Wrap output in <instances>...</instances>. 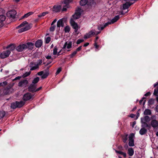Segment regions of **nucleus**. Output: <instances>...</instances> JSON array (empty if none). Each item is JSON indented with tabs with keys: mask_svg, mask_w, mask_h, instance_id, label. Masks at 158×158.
Here are the masks:
<instances>
[{
	"mask_svg": "<svg viewBox=\"0 0 158 158\" xmlns=\"http://www.w3.org/2000/svg\"><path fill=\"white\" fill-rule=\"evenodd\" d=\"M77 52L75 51L73 52L71 54H70L69 56L70 58H73L77 53Z\"/></svg>",
	"mask_w": 158,
	"mask_h": 158,
	"instance_id": "nucleus-41",
	"label": "nucleus"
},
{
	"mask_svg": "<svg viewBox=\"0 0 158 158\" xmlns=\"http://www.w3.org/2000/svg\"><path fill=\"white\" fill-rule=\"evenodd\" d=\"M56 27V25H54V26H51L50 27V29H49L50 31H52V32L54 31L55 30Z\"/></svg>",
	"mask_w": 158,
	"mask_h": 158,
	"instance_id": "nucleus-44",
	"label": "nucleus"
},
{
	"mask_svg": "<svg viewBox=\"0 0 158 158\" xmlns=\"http://www.w3.org/2000/svg\"><path fill=\"white\" fill-rule=\"evenodd\" d=\"M147 131V130L144 127L140 129L139 131V134L141 135H143L146 134Z\"/></svg>",
	"mask_w": 158,
	"mask_h": 158,
	"instance_id": "nucleus-22",
	"label": "nucleus"
},
{
	"mask_svg": "<svg viewBox=\"0 0 158 158\" xmlns=\"http://www.w3.org/2000/svg\"><path fill=\"white\" fill-rule=\"evenodd\" d=\"M43 44V41L41 40H38L35 42V46L36 48H40Z\"/></svg>",
	"mask_w": 158,
	"mask_h": 158,
	"instance_id": "nucleus-13",
	"label": "nucleus"
},
{
	"mask_svg": "<svg viewBox=\"0 0 158 158\" xmlns=\"http://www.w3.org/2000/svg\"><path fill=\"white\" fill-rule=\"evenodd\" d=\"M32 95L30 93H27L23 95V101L26 102L30 100L32 98Z\"/></svg>",
	"mask_w": 158,
	"mask_h": 158,
	"instance_id": "nucleus-6",
	"label": "nucleus"
},
{
	"mask_svg": "<svg viewBox=\"0 0 158 158\" xmlns=\"http://www.w3.org/2000/svg\"><path fill=\"white\" fill-rule=\"evenodd\" d=\"M118 149L119 151H122L123 150V148L122 146L121 145H119L118 146Z\"/></svg>",
	"mask_w": 158,
	"mask_h": 158,
	"instance_id": "nucleus-49",
	"label": "nucleus"
},
{
	"mask_svg": "<svg viewBox=\"0 0 158 158\" xmlns=\"http://www.w3.org/2000/svg\"><path fill=\"white\" fill-rule=\"evenodd\" d=\"M36 64V63L33 62H31L29 64V67L30 68H31L32 66L35 65Z\"/></svg>",
	"mask_w": 158,
	"mask_h": 158,
	"instance_id": "nucleus-50",
	"label": "nucleus"
},
{
	"mask_svg": "<svg viewBox=\"0 0 158 158\" xmlns=\"http://www.w3.org/2000/svg\"><path fill=\"white\" fill-rule=\"evenodd\" d=\"M119 18V15H117L111 20V22L112 24L116 22Z\"/></svg>",
	"mask_w": 158,
	"mask_h": 158,
	"instance_id": "nucleus-27",
	"label": "nucleus"
},
{
	"mask_svg": "<svg viewBox=\"0 0 158 158\" xmlns=\"http://www.w3.org/2000/svg\"><path fill=\"white\" fill-rule=\"evenodd\" d=\"M104 29V27L103 26L102 27H100L99 26H98V30H102Z\"/></svg>",
	"mask_w": 158,
	"mask_h": 158,
	"instance_id": "nucleus-64",
	"label": "nucleus"
},
{
	"mask_svg": "<svg viewBox=\"0 0 158 158\" xmlns=\"http://www.w3.org/2000/svg\"><path fill=\"white\" fill-rule=\"evenodd\" d=\"M2 84L3 86H4L7 85V82L6 81H5L2 82Z\"/></svg>",
	"mask_w": 158,
	"mask_h": 158,
	"instance_id": "nucleus-62",
	"label": "nucleus"
},
{
	"mask_svg": "<svg viewBox=\"0 0 158 158\" xmlns=\"http://www.w3.org/2000/svg\"><path fill=\"white\" fill-rule=\"evenodd\" d=\"M6 114L5 111L3 110H0V119L3 118Z\"/></svg>",
	"mask_w": 158,
	"mask_h": 158,
	"instance_id": "nucleus-31",
	"label": "nucleus"
},
{
	"mask_svg": "<svg viewBox=\"0 0 158 158\" xmlns=\"http://www.w3.org/2000/svg\"><path fill=\"white\" fill-rule=\"evenodd\" d=\"M95 32L94 31H91L88 33H86L84 36V38L85 39H87L91 37L92 36L94 35Z\"/></svg>",
	"mask_w": 158,
	"mask_h": 158,
	"instance_id": "nucleus-9",
	"label": "nucleus"
},
{
	"mask_svg": "<svg viewBox=\"0 0 158 158\" xmlns=\"http://www.w3.org/2000/svg\"><path fill=\"white\" fill-rule=\"evenodd\" d=\"M31 73V71H29L28 72H26L23 75V77H27L29 76Z\"/></svg>",
	"mask_w": 158,
	"mask_h": 158,
	"instance_id": "nucleus-40",
	"label": "nucleus"
},
{
	"mask_svg": "<svg viewBox=\"0 0 158 158\" xmlns=\"http://www.w3.org/2000/svg\"><path fill=\"white\" fill-rule=\"evenodd\" d=\"M57 27H63L64 26V23L62 19H60L58 20L57 23Z\"/></svg>",
	"mask_w": 158,
	"mask_h": 158,
	"instance_id": "nucleus-18",
	"label": "nucleus"
},
{
	"mask_svg": "<svg viewBox=\"0 0 158 158\" xmlns=\"http://www.w3.org/2000/svg\"><path fill=\"white\" fill-rule=\"evenodd\" d=\"M73 0H64L63 2L66 5V6H67L69 5V3L71 2Z\"/></svg>",
	"mask_w": 158,
	"mask_h": 158,
	"instance_id": "nucleus-36",
	"label": "nucleus"
},
{
	"mask_svg": "<svg viewBox=\"0 0 158 158\" xmlns=\"http://www.w3.org/2000/svg\"><path fill=\"white\" fill-rule=\"evenodd\" d=\"M82 46H80L77 48L76 50L77 52H79L81 50L82 48Z\"/></svg>",
	"mask_w": 158,
	"mask_h": 158,
	"instance_id": "nucleus-60",
	"label": "nucleus"
},
{
	"mask_svg": "<svg viewBox=\"0 0 158 158\" xmlns=\"http://www.w3.org/2000/svg\"><path fill=\"white\" fill-rule=\"evenodd\" d=\"M43 71H44V73H47V74H49V70H48L47 68L44 70Z\"/></svg>",
	"mask_w": 158,
	"mask_h": 158,
	"instance_id": "nucleus-58",
	"label": "nucleus"
},
{
	"mask_svg": "<svg viewBox=\"0 0 158 158\" xmlns=\"http://www.w3.org/2000/svg\"><path fill=\"white\" fill-rule=\"evenodd\" d=\"M88 0H81L80 1V5L81 6H84L87 4Z\"/></svg>",
	"mask_w": 158,
	"mask_h": 158,
	"instance_id": "nucleus-24",
	"label": "nucleus"
},
{
	"mask_svg": "<svg viewBox=\"0 0 158 158\" xmlns=\"http://www.w3.org/2000/svg\"><path fill=\"white\" fill-rule=\"evenodd\" d=\"M28 83V81L26 79L21 80L19 82L18 86L20 87H26Z\"/></svg>",
	"mask_w": 158,
	"mask_h": 158,
	"instance_id": "nucleus-4",
	"label": "nucleus"
},
{
	"mask_svg": "<svg viewBox=\"0 0 158 158\" xmlns=\"http://www.w3.org/2000/svg\"><path fill=\"white\" fill-rule=\"evenodd\" d=\"M146 98L145 97H143L141 100H140L139 102V103L140 104H142V102L143 101V105H144L145 103L146 102Z\"/></svg>",
	"mask_w": 158,
	"mask_h": 158,
	"instance_id": "nucleus-35",
	"label": "nucleus"
},
{
	"mask_svg": "<svg viewBox=\"0 0 158 158\" xmlns=\"http://www.w3.org/2000/svg\"><path fill=\"white\" fill-rule=\"evenodd\" d=\"M115 152L117 154V155L119 154L123 156L124 157H126L127 156V154L125 152H124L122 151H118L116 150H115Z\"/></svg>",
	"mask_w": 158,
	"mask_h": 158,
	"instance_id": "nucleus-19",
	"label": "nucleus"
},
{
	"mask_svg": "<svg viewBox=\"0 0 158 158\" xmlns=\"http://www.w3.org/2000/svg\"><path fill=\"white\" fill-rule=\"evenodd\" d=\"M17 14L16 11L15 10H12L7 12V16L9 17L15 18Z\"/></svg>",
	"mask_w": 158,
	"mask_h": 158,
	"instance_id": "nucleus-7",
	"label": "nucleus"
},
{
	"mask_svg": "<svg viewBox=\"0 0 158 158\" xmlns=\"http://www.w3.org/2000/svg\"><path fill=\"white\" fill-rule=\"evenodd\" d=\"M127 135H126L125 136H123L122 137V140L123 142L124 143H127Z\"/></svg>",
	"mask_w": 158,
	"mask_h": 158,
	"instance_id": "nucleus-33",
	"label": "nucleus"
},
{
	"mask_svg": "<svg viewBox=\"0 0 158 158\" xmlns=\"http://www.w3.org/2000/svg\"><path fill=\"white\" fill-rule=\"evenodd\" d=\"M134 136L135 135L133 133H131L129 135L128 145L130 147H133L134 146V140L133 139Z\"/></svg>",
	"mask_w": 158,
	"mask_h": 158,
	"instance_id": "nucleus-2",
	"label": "nucleus"
},
{
	"mask_svg": "<svg viewBox=\"0 0 158 158\" xmlns=\"http://www.w3.org/2000/svg\"><path fill=\"white\" fill-rule=\"evenodd\" d=\"M72 42L71 41L69 42V43L67 44V48L68 49H69L72 47Z\"/></svg>",
	"mask_w": 158,
	"mask_h": 158,
	"instance_id": "nucleus-45",
	"label": "nucleus"
},
{
	"mask_svg": "<svg viewBox=\"0 0 158 158\" xmlns=\"http://www.w3.org/2000/svg\"><path fill=\"white\" fill-rule=\"evenodd\" d=\"M26 44H20L16 48L17 51L19 52H22L26 49Z\"/></svg>",
	"mask_w": 158,
	"mask_h": 158,
	"instance_id": "nucleus-3",
	"label": "nucleus"
},
{
	"mask_svg": "<svg viewBox=\"0 0 158 158\" xmlns=\"http://www.w3.org/2000/svg\"><path fill=\"white\" fill-rule=\"evenodd\" d=\"M31 25L32 24H28V23L26 21L23 22L20 24V27H22L25 26V27L19 29L18 30V32L21 33L30 29L32 27Z\"/></svg>",
	"mask_w": 158,
	"mask_h": 158,
	"instance_id": "nucleus-1",
	"label": "nucleus"
},
{
	"mask_svg": "<svg viewBox=\"0 0 158 158\" xmlns=\"http://www.w3.org/2000/svg\"><path fill=\"white\" fill-rule=\"evenodd\" d=\"M57 50L58 48L57 46H55L53 49V54L54 55H56L57 54Z\"/></svg>",
	"mask_w": 158,
	"mask_h": 158,
	"instance_id": "nucleus-37",
	"label": "nucleus"
},
{
	"mask_svg": "<svg viewBox=\"0 0 158 158\" xmlns=\"http://www.w3.org/2000/svg\"><path fill=\"white\" fill-rule=\"evenodd\" d=\"M89 8H94L96 5V2L93 0H90L88 1L87 4Z\"/></svg>",
	"mask_w": 158,
	"mask_h": 158,
	"instance_id": "nucleus-10",
	"label": "nucleus"
},
{
	"mask_svg": "<svg viewBox=\"0 0 158 158\" xmlns=\"http://www.w3.org/2000/svg\"><path fill=\"white\" fill-rule=\"evenodd\" d=\"M61 68H59L57 69V71H56V75H57L59 73H60L61 72Z\"/></svg>",
	"mask_w": 158,
	"mask_h": 158,
	"instance_id": "nucleus-53",
	"label": "nucleus"
},
{
	"mask_svg": "<svg viewBox=\"0 0 158 158\" xmlns=\"http://www.w3.org/2000/svg\"><path fill=\"white\" fill-rule=\"evenodd\" d=\"M34 13L33 12L30 11L27 14H25L21 17V19H23L24 18H26L28 17L29 16L32 15Z\"/></svg>",
	"mask_w": 158,
	"mask_h": 158,
	"instance_id": "nucleus-25",
	"label": "nucleus"
},
{
	"mask_svg": "<svg viewBox=\"0 0 158 158\" xmlns=\"http://www.w3.org/2000/svg\"><path fill=\"white\" fill-rule=\"evenodd\" d=\"M40 80V78L39 77H36L32 81V84L35 85Z\"/></svg>",
	"mask_w": 158,
	"mask_h": 158,
	"instance_id": "nucleus-30",
	"label": "nucleus"
},
{
	"mask_svg": "<svg viewBox=\"0 0 158 158\" xmlns=\"http://www.w3.org/2000/svg\"><path fill=\"white\" fill-rule=\"evenodd\" d=\"M6 19V17L3 15H0V28L2 27L3 25V22Z\"/></svg>",
	"mask_w": 158,
	"mask_h": 158,
	"instance_id": "nucleus-15",
	"label": "nucleus"
},
{
	"mask_svg": "<svg viewBox=\"0 0 158 158\" xmlns=\"http://www.w3.org/2000/svg\"><path fill=\"white\" fill-rule=\"evenodd\" d=\"M39 68V67L37 66V65L35 64L34 66H32L30 68V70L31 71H33V70H35L36 69H38Z\"/></svg>",
	"mask_w": 158,
	"mask_h": 158,
	"instance_id": "nucleus-39",
	"label": "nucleus"
},
{
	"mask_svg": "<svg viewBox=\"0 0 158 158\" xmlns=\"http://www.w3.org/2000/svg\"><path fill=\"white\" fill-rule=\"evenodd\" d=\"M153 94L154 95L158 96V89L156 88V89H155L154 90Z\"/></svg>",
	"mask_w": 158,
	"mask_h": 158,
	"instance_id": "nucleus-42",
	"label": "nucleus"
},
{
	"mask_svg": "<svg viewBox=\"0 0 158 158\" xmlns=\"http://www.w3.org/2000/svg\"><path fill=\"white\" fill-rule=\"evenodd\" d=\"M21 78V77L20 76H18L15 77L14 80L13 81L16 80H19Z\"/></svg>",
	"mask_w": 158,
	"mask_h": 158,
	"instance_id": "nucleus-63",
	"label": "nucleus"
},
{
	"mask_svg": "<svg viewBox=\"0 0 158 158\" xmlns=\"http://www.w3.org/2000/svg\"><path fill=\"white\" fill-rule=\"evenodd\" d=\"M152 114V112L150 109H146L145 110L144 112V115H150Z\"/></svg>",
	"mask_w": 158,
	"mask_h": 158,
	"instance_id": "nucleus-28",
	"label": "nucleus"
},
{
	"mask_svg": "<svg viewBox=\"0 0 158 158\" xmlns=\"http://www.w3.org/2000/svg\"><path fill=\"white\" fill-rule=\"evenodd\" d=\"M112 24V23H111V22H108L107 23H106L104 25V26H103V27H104V28H105V27H107V26H108L109 25H110V24Z\"/></svg>",
	"mask_w": 158,
	"mask_h": 158,
	"instance_id": "nucleus-48",
	"label": "nucleus"
},
{
	"mask_svg": "<svg viewBox=\"0 0 158 158\" xmlns=\"http://www.w3.org/2000/svg\"><path fill=\"white\" fill-rule=\"evenodd\" d=\"M36 88V85L33 84H31L28 88V91L32 93L35 92V89Z\"/></svg>",
	"mask_w": 158,
	"mask_h": 158,
	"instance_id": "nucleus-8",
	"label": "nucleus"
},
{
	"mask_svg": "<svg viewBox=\"0 0 158 158\" xmlns=\"http://www.w3.org/2000/svg\"><path fill=\"white\" fill-rule=\"evenodd\" d=\"M42 60H39V62L38 63L36 64V65L37 66L39 67L40 65L42 63Z\"/></svg>",
	"mask_w": 158,
	"mask_h": 158,
	"instance_id": "nucleus-55",
	"label": "nucleus"
},
{
	"mask_svg": "<svg viewBox=\"0 0 158 158\" xmlns=\"http://www.w3.org/2000/svg\"><path fill=\"white\" fill-rule=\"evenodd\" d=\"M49 74H47V73H44L41 76V78L43 79L46 78L49 75Z\"/></svg>",
	"mask_w": 158,
	"mask_h": 158,
	"instance_id": "nucleus-43",
	"label": "nucleus"
},
{
	"mask_svg": "<svg viewBox=\"0 0 158 158\" xmlns=\"http://www.w3.org/2000/svg\"><path fill=\"white\" fill-rule=\"evenodd\" d=\"M67 42H66L64 44V46H63V48H62V50H64V49L66 47H67Z\"/></svg>",
	"mask_w": 158,
	"mask_h": 158,
	"instance_id": "nucleus-59",
	"label": "nucleus"
},
{
	"mask_svg": "<svg viewBox=\"0 0 158 158\" xmlns=\"http://www.w3.org/2000/svg\"><path fill=\"white\" fill-rule=\"evenodd\" d=\"M11 107L13 109H15L17 108H18V106H17V105L16 103V101L11 104Z\"/></svg>",
	"mask_w": 158,
	"mask_h": 158,
	"instance_id": "nucleus-32",
	"label": "nucleus"
},
{
	"mask_svg": "<svg viewBox=\"0 0 158 158\" xmlns=\"http://www.w3.org/2000/svg\"><path fill=\"white\" fill-rule=\"evenodd\" d=\"M81 15V12H76L75 14L73 15V17L74 19H77L80 17Z\"/></svg>",
	"mask_w": 158,
	"mask_h": 158,
	"instance_id": "nucleus-20",
	"label": "nucleus"
},
{
	"mask_svg": "<svg viewBox=\"0 0 158 158\" xmlns=\"http://www.w3.org/2000/svg\"><path fill=\"white\" fill-rule=\"evenodd\" d=\"M151 124H146V126H145V125H142V127H148L149 128H151Z\"/></svg>",
	"mask_w": 158,
	"mask_h": 158,
	"instance_id": "nucleus-52",
	"label": "nucleus"
},
{
	"mask_svg": "<svg viewBox=\"0 0 158 158\" xmlns=\"http://www.w3.org/2000/svg\"><path fill=\"white\" fill-rule=\"evenodd\" d=\"M65 33H68L70 31V27L69 26H66L64 29Z\"/></svg>",
	"mask_w": 158,
	"mask_h": 158,
	"instance_id": "nucleus-34",
	"label": "nucleus"
},
{
	"mask_svg": "<svg viewBox=\"0 0 158 158\" xmlns=\"http://www.w3.org/2000/svg\"><path fill=\"white\" fill-rule=\"evenodd\" d=\"M95 43L94 44V46L95 48L97 49H98L99 48V45L97 44V43L96 41H94Z\"/></svg>",
	"mask_w": 158,
	"mask_h": 158,
	"instance_id": "nucleus-54",
	"label": "nucleus"
},
{
	"mask_svg": "<svg viewBox=\"0 0 158 158\" xmlns=\"http://www.w3.org/2000/svg\"><path fill=\"white\" fill-rule=\"evenodd\" d=\"M154 99L153 98L150 99L148 102V104L149 105H153L154 103Z\"/></svg>",
	"mask_w": 158,
	"mask_h": 158,
	"instance_id": "nucleus-38",
	"label": "nucleus"
},
{
	"mask_svg": "<svg viewBox=\"0 0 158 158\" xmlns=\"http://www.w3.org/2000/svg\"><path fill=\"white\" fill-rule=\"evenodd\" d=\"M84 41V40L83 39H78L76 42V43L77 44H80L81 43Z\"/></svg>",
	"mask_w": 158,
	"mask_h": 158,
	"instance_id": "nucleus-47",
	"label": "nucleus"
},
{
	"mask_svg": "<svg viewBox=\"0 0 158 158\" xmlns=\"http://www.w3.org/2000/svg\"><path fill=\"white\" fill-rule=\"evenodd\" d=\"M141 123L143 124V125H145V126H146V124H147V123H146L147 122H144V121H143V120H142H142H141Z\"/></svg>",
	"mask_w": 158,
	"mask_h": 158,
	"instance_id": "nucleus-61",
	"label": "nucleus"
},
{
	"mask_svg": "<svg viewBox=\"0 0 158 158\" xmlns=\"http://www.w3.org/2000/svg\"><path fill=\"white\" fill-rule=\"evenodd\" d=\"M142 119L143 120V121L147 122H149L150 121V118L148 116H145L143 118H141V120Z\"/></svg>",
	"mask_w": 158,
	"mask_h": 158,
	"instance_id": "nucleus-26",
	"label": "nucleus"
},
{
	"mask_svg": "<svg viewBox=\"0 0 158 158\" xmlns=\"http://www.w3.org/2000/svg\"><path fill=\"white\" fill-rule=\"evenodd\" d=\"M26 49L28 50H32L33 48L34 44L31 42H27L26 44Z\"/></svg>",
	"mask_w": 158,
	"mask_h": 158,
	"instance_id": "nucleus-16",
	"label": "nucleus"
},
{
	"mask_svg": "<svg viewBox=\"0 0 158 158\" xmlns=\"http://www.w3.org/2000/svg\"><path fill=\"white\" fill-rule=\"evenodd\" d=\"M44 73V71H41L40 72H39L37 73V75L39 76H42L43 74Z\"/></svg>",
	"mask_w": 158,
	"mask_h": 158,
	"instance_id": "nucleus-56",
	"label": "nucleus"
},
{
	"mask_svg": "<svg viewBox=\"0 0 158 158\" xmlns=\"http://www.w3.org/2000/svg\"><path fill=\"white\" fill-rule=\"evenodd\" d=\"M16 103L18 108L22 107L25 104V102L23 101H20V102L16 101Z\"/></svg>",
	"mask_w": 158,
	"mask_h": 158,
	"instance_id": "nucleus-23",
	"label": "nucleus"
},
{
	"mask_svg": "<svg viewBox=\"0 0 158 158\" xmlns=\"http://www.w3.org/2000/svg\"><path fill=\"white\" fill-rule=\"evenodd\" d=\"M151 124H146V126H145V125H142V127H148L149 128H151Z\"/></svg>",
	"mask_w": 158,
	"mask_h": 158,
	"instance_id": "nucleus-51",
	"label": "nucleus"
},
{
	"mask_svg": "<svg viewBox=\"0 0 158 158\" xmlns=\"http://www.w3.org/2000/svg\"><path fill=\"white\" fill-rule=\"evenodd\" d=\"M62 7L60 5H55L52 8V11L55 12H59L60 11Z\"/></svg>",
	"mask_w": 158,
	"mask_h": 158,
	"instance_id": "nucleus-11",
	"label": "nucleus"
},
{
	"mask_svg": "<svg viewBox=\"0 0 158 158\" xmlns=\"http://www.w3.org/2000/svg\"><path fill=\"white\" fill-rule=\"evenodd\" d=\"M10 53V51L8 49L2 52L0 55V57L2 59L5 58L8 56Z\"/></svg>",
	"mask_w": 158,
	"mask_h": 158,
	"instance_id": "nucleus-5",
	"label": "nucleus"
},
{
	"mask_svg": "<svg viewBox=\"0 0 158 158\" xmlns=\"http://www.w3.org/2000/svg\"><path fill=\"white\" fill-rule=\"evenodd\" d=\"M6 48L9 49L10 50H13L15 49V47L14 44H10L8 45L6 47Z\"/></svg>",
	"mask_w": 158,
	"mask_h": 158,
	"instance_id": "nucleus-29",
	"label": "nucleus"
},
{
	"mask_svg": "<svg viewBox=\"0 0 158 158\" xmlns=\"http://www.w3.org/2000/svg\"><path fill=\"white\" fill-rule=\"evenodd\" d=\"M51 38L50 37H47L45 39V43H46V44L49 43L51 40Z\"/></svg>",
	"mask_w": 158,
	"mask_h": 158,
	"instance_id": "nucleus-46",
	"label": "nucleus"
},
{
	"mask_svg": "<svg viewBox=\"0 0 158 158\" xmlns=\"http://www.w3.org/2000/svg\"><path fill=\"white\" fill-rule=\"evenodd\" d=\"M151 125L153 128H156L158 126V122L156 120L153 119L151 122Z\"/></svg>",
	"mask_w": 158,
	"mask_h": 158,
	"instance_id": "nucleus-14",
	"label": "nucleus"
},
{
	"mask_svg": "<svg viewBox=\"0 0 158 158\" xmlns=\"http://www.w3.org/2000/svg\"><path fill=\"white\" fill-rule=\"evenodd\" d=\"M128 154L130 156H132L134 154V151L132 148H130L128 149Z\"/></svg>",
	"mask_w": 158,
	"mask_h": 158,
	"instance_id": "nucleus-21",
	"label": "nucleus"
},
{
	"mask_svg": "<svg viewBox=\"0 0 158 158\" xmlns=\"http://www.w3.org/2000/svg\"><path fill=\"white\" fill-rule=\"evenodd\" d=\"M151 94V93H150V92H148L147 93H146L144 96L145 97H148V96H150Z\"/></svg>",
	"mask_w": 158,
	"mask_h": 158,
	"instance_id": "nucleus-57",
	"label": "nucleus"
},
{
	"mask_svg": "<svg viewBox=\"0 0 158 158\" xmlns=\"http://www.w3.org/2000/svg\"><path fill=\"white\" fill-rule=\"evenodd\" d=\"M70 23L71 26L74 29L78 28L77 24L72 19H71Z\"/></svg>",
	"mask_w": 158,
	"mask_h": 158,
	"instance_id": "nucleus-17",
	"label": "nucleus"
},
{
	"mask_svg": "<svg viewBox=\"0 0 158 158\" xmlns=\"http://www.w3.org/2000/svg\"><path fill=\"white\" fill-rule=\"evenodd\" d=\"M134 3H131L129 2H126L123 5V9L125 10L127 9L129 7Z\"/></svg>",
	"mask_w": 158,
	"mask_h": 158,
	"instance_id": "nucleus-12",
	"label": "nucleus"
}]
</instances>
